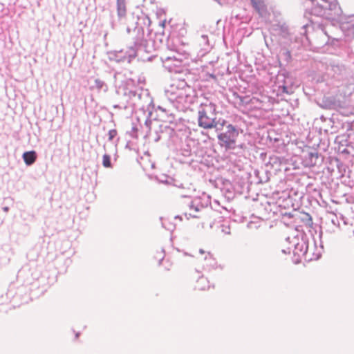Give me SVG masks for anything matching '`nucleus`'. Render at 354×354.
Returning a JSON list of instances; mask_svg holds the SVG:
<instances>
[{"label":"nucleus","instance_id":"7c9ffc66","mask_svg":"<svg viewBox=\"0 0 354 354\" xmlns=\"http://www.w3.org/2000/svg\"><path fill=\"white\" fill-rule=\"evenodd\" d=\"M161 139L160 135L156 131V137L154 138V142H158Z\"/></svg>","mask_w":354,"mask_h":354},{"label":"nucleus","instance_id":"412c9836","mask_svg":"<svg viewBox=\"0 0 354 354\" xmlns=\"http://www.w3.org/2000/svg\"><path fill=\"white\" fill-rule=\"evenodd\" d=\"M235 189L239 192L240 194L244 193L245 190L248 189V185L247 182L242 181L241 183L237 182L234 185Z\"/></svg>","mask_w":354,"mask_h":354},{"label":"nucleus","instance_id":"58836bf2","mask_svg":"<svg viewBox=\"0 0 354 354\" xmlns=\"http://www.w3.org/2000/svg\"><path fill=\"white\" fill-rule=\"evenodd\" d=\"M3 210L5 212H8L9 211V207H3Z\"/></svg>","mask_w":354,"mask_h":354},{"label":"nucleus","instance_id":"6e6d98bb","mask_svg":"<svg viewBox=\"0 0 354 354\" xmlns=\"http://www.w3.org/2000/svg\"><path fill=\"white\" fill-rule=\"evenodd\" d=\"M266 44L267 46H268V42H267L266 40Z\"/></svg>","mask_w":354,"mask_h":354},{"label":"nucleus","instance_id":"09e8293b","mask_svg":"<svg viewBox=\"0 0 354 354\" xmlns=\"http://www.w3.org/2000/svg\"><path fill=\"white\" fill-rule=\"evenodd\" d=\"M165 21L160 22V25L164 26H165Z\"/></svg>","mask_w":354,"mask_h":354},{"label":"nucleus","instance_id":"5fc2aeb1","mask_svg":"<svg viewBox=\"0 0 354 354\" xmlns=\"http://www.w3.org/2000/svg\"><path fill=\"white\" fill-rule=\"evenodd\" d=\"M310 1H311V3H312L313 2H315V0H310Z\"/></svg>","mask_w":354,"mask_h":354},{"label":"nucleus","instance_id":"c85d7f7f","mask_svg":"<svg viewBox=\"0 0 354 354\" xmlns=\"http://www.w3.org/2000/svg\"><path fill=\"white\" fill-rule=\"evenodd\" d=\"M339 221L341 220L344 225H347V218L342 214H339Z\"/></svg>","mask_w":354,"mask_h":354},{"label":"nucleus","instance_id":"a19ab883","mask_svg":"<svg viewBox=\"0 0 354 354\" xmlns=\"http://www.w3.org/2000/svg\"><path fill=\"white\" fill-rule=\"evenodd\" d=\"M131 29L129 27H127V32L128 33H130V32H131Z\"/></svg>","mask_w":354,"mask_h":354},{"label":"nucleus","instance_id":"37998d69","mask_svg":"<svg viewBox=\"0 0 354 354\" xmlns=\"http://www.w3.org/2000/svg\"><path fill=\"white\" fill-rule=\"evenodd\" d=\"M199 252L201 254H203L205 252L203 249H200Z\"/></svg>","mask_w":354,"mask_h":354},{"label":"nucleus","instance_id":"6e6552de","mask_svg":"<svg viewBox=\"0 0 354 354\" xmlns=\"http://www.w3.org/2000/svg\"><path fill=\"white\" fill-rule=\"evenodd\" d=\"M116 93L118 95L124 97L127 102L129 100H140L142 95L140 88L136 85V82L132 79H127L123 82L116 89Z\"/></svg>","mask_w":354,"mask_h":354},{"label":"nucleus","instance_id":"4be33fe9","mask_svg":"<svg viewBox=\"0 0 354 354\" xmlns=\"http://www.w3.org/2000/svg\"><path fill=\"white\" fill-rule=\"evenodd\" d=\"M250 1L254 8L259 12L264 7V3L262 0H250Z\"/></svg>","mask_w":354,"mask_h":354},{"label":"nucleus","instance_id":"f257e3e1","mask_svg":"<svg viewBox=\"0 0 354 354\" xmlns=\"http://www.w3.org/2000/svg\"><path fill=\"white\" fill-rule=\"evenodd\" d=\"M133 41L127 49L113 50L109 53V59L116 62H125L130 64L133 59L142 62H152L158 58L153 54L156 50L155 41L152 39L145 38L144 28L139 21L136 23V26L132 30Z\"/></svg>","mask_w":354,"mask_h":354},{"label":"nucleus","instance_id":"f3484780","mask_svg":"<svg viewBox=\"0 0 354 354\" xmlns=\"http://www.w3.org/2000/svg\"><path fill=\"white\" fill-rule=\"evenodd\" d=\"M22 159L27 166H31L36 162L37 153L34 150L25 151L22 154Z\"/></svg>","mask_w":354,"mask_h":354},{"label":"nucleus","instance_id":"ea45409f","mask_svg":"<svg viewBox=\"0 0 354 354\" xmlns=\"http://www.w3.org/2000/svg\"><path fill=\"white\" fill-rule=\"evenodd\" d=\"M175 218H176H176H178V219H180V220H182V216H179V215H177V216H175Z\"/></svg>","mask_w":354,"mask_h":354},{"label":"nucleus","instance_id":"3c124183","mask_svg":"<svg viewBox=\"0 0 354 354\" xmlns=\"http://www.w3.org/2000/svg\"><path fill=\"white\" fill-rule=\"evenodd\" d=\"M113 107L115 109V108H118L119 107V105H114Z\"/></svg>","mask_w":354,"mask_h":354},{"label":"nucleus","instance_id":"473e14b6","mask_svg":"<svg viewBox=\"0 0 354 354\" xmlns=\"http://www.w3.org/2000/svg\"><path fill=\"white\" fill-rule=\"evenodd\" d=\"M223 232H224L225 234H230V227H224L223 230H222Z\"/></svg>","mask_w":354,"mask_h":354},{"label":"nucleus","instance_id":"b1692460","mask_svg":"<svg viewBox=\"0 0 354 354\" xmlns=\"http://www.w3.org/2000/svg\"><path fill=\"white\" fill-rule=\"evenodd\" d=\"M102 165L106 168L112 167L110 155L106 153L103 156Z\"/></svg>","mask_w":354,"mask_h":354},{"label":"nucleus","instance_id":"603ef678","mask_svg":"<svg viewBox=\"0 0 354 354\" xmlns=\"http://www.w3.org/2000/svg\"><path fill=\"white\" fill-rule=\"evenodd\" d=\"M319 256H320V254H317V257H315V259H318Z\"/></svg>","mask_w":354,"mask_h":354},{"label":"nucleus","instance_id":"dca6fc26","mask_svg":"<svg viewBox=\"0 0 354 354\" xmlns=\"http://www.w3.org/2000/svg\"><path fill=\"white\" fill-rule=\"evenodd\" d=\"M308 251V241L302 239L301 242L297 243L295 245L294 254L295 255H307Z\"/></svg>","mask_w":354,"mask_h":354},{"label":"nucleus","instance_id":"a18cd8bd","mask_svg":"<svg viewBox=\"0 0 354 354\" xmlns=\"http://www.w3.org/2000/svg\"><path fill=\"white\" fill-rule=\"evenodd\" d=\"M214 1L217 2L219 4H221V0H214Z\"/></svg>","mask_w":354,"mask_h":354},{"label":"nucleus","instance_id":"a878e982","mask_svg":"<svg viewBox=\"0 0 354 354\" xmlns=\"http://www.w3.org/2000/svg\"><path fill=\"white\" fill-rule=\"evenodd\" d=\"M138 21H142L144 25H145V26H147L148 27L151 24V19H150V18L148 16H143L141 18L138 17Z\"/></svg>","mask_w":354,"mask_h":354},{"label":"nucleus","instance_id":"2eb2a0df","mask_svg":"<svg viewBox=\"0 0 354 354\" xmlns=\"http://www.w3.org/2000/svg\"><path fill=\"white\" fill-rule=\"evenodd\" d=\"M198 42L199 44L202 46L200 50L201 56H203L207 53L209 52L212 48V45L209 43V40L207 35H201Z\"/></svg>","mask_w":354,"mask_h":354},{"label":"nucleus","instance_id":"2f4dec72","mask_svg":"<svg viewBox=\"0 0 354 354\" xmlns=\"http://www.w3.org/2000/svg\"><path fill=\"white\" fill-rule=\"evenodd\" d=\"M184 214H185V216H186V218H187V219H189V217H192V218H199V216H197V215H194V214H187V213H185Z\"/></svg>","mask_w":354,"mask_h":354},{"label":"nucleus","instance_id":"9d476101","mask_svg":"<svg viewBox=\"0 0 354 354\" xmlns=\"http://www.w3.org/2000/svg\"><path fill=\"white\" fill-rule=\"evenodd\" d=\"M160 62L163 66L169 72L180 73L181 71L179 67L183 64L184 60L187 59L185 55L176 53L172 56L160 57Z\"/></svg>","mask_w":354,"mask_h":354},{"label":"nucleus","instance_id":"cd10ccee","mask_svg":"<svg viewBox=\"0 0 354 354\" xmlns=\"http://www.w3.org/2000/svg\"><path fill=\"white\" fill-rule=\"evenodd\" d=\"M109 135V140L112 141L113 138L117 136V131L116 129H111L109 131L108 133Z\"/></svg>","mask_w":354,"mask_h":354},{"label":"nucleus","instance_id":"de8ad7c7","mask_svg":"<svg viewBox=\"0 0 354 354\" xmlns=\"http://www.w3.org/2000/svg\"><path fill=\"white\" fill-rule=\"evenodd\" d=\"M164 257H165V255L163 254L162 257H161V259H160V263L162 261V259H164Z\"/></svg>","mask_w":354,"mask_h":354},{"label":"nucleus","instance_id":"393cba45","mask_svg":"<svg viewBox=\"0 0 354 354\" xmlns=\"http://www.w3.org/2000/svg\"><path fill=\"white\" fill-rule=\"evenodd\" d=\"M157 110L160 112L159 115L162 117V120H163L165 118H167V115H169V113H172L171 111H170V110L167 109L166 108H164L163 106H158Z\"/></svg>","mask_w":354,"mask_h":354},{"label":"nucleus","instance_id":"f704fd0d","mask_svg":"<svg viewBox=\"0 0 354 354\" xmlns=\"http://www.w3.org/2000/svg\"><path fill=\"white\" fill-rule=\"evenodd\" d=\"M282 252L284 254H290V249L288 248V250H282Z\"/></svg>","mask_w":354,"mask_h":354},{"label":"nucleus","instance_id":"864d4df0","mask_svg":"<svg viewBox=\"0 0 354 354\" xmlns=\"http://www.w3.org/2000/svg\"><path fill=\"white\" fill-rule=\"evenodd\" d=\"M259 183H263V180L260 179Z\"/></svg>","mask_w":354,"mask_h":354},{"label":"nucleus","instance_id":"0eeeda50","mask_svg":"<svg viewBox=\"0 0 354 354\" xmlns=\"http://www.w3.org/2000/svg\"><path fill=\"white\" fill-rule=\"evenodd\" d=\"M303 43L302 38H296L295 41H290L288 44L279 45L280 49L277 57L280 66H287L291 63L296 50L302 47Z\"/></svg>","mask_w":354,"mask_h":354},{"label":"nucleus","instance_id":"bb28decb","mask_svg":"<svg viewBox=\"0 0 354 354\" xmlns=\"http://www.w3.org/2000/svg\"><path fill=\"white\" fill-rule=\"evenodd\" d=\"M160 220L162 221V226L167 230L173 231L174 229V225L171 223H169V225H166L165 222L163 221V218L160 217Z\"/></svg>","mask_w":354,"mask_h":354},{"label":"nucleus","instance_id":"c03bdc74","mask_svg":"<svg viewBox=\"0 0 354 354\" xmlns=\"http://www.w3.org/2000/svg\"><path fill=\"white\" fill-rule=\"evenodd\" d=\"M79 335H80V333H77L75 334V338H76V339H77V338H78Z\"/></svg>","mask_w":354,"mask_h":354},{"label":"nucleus","instance_id":"4d7b16f0","mask_svg":"<svg viewBox=\"0 0 354 354\" xmlns=\"http://www.w3.org/2000/svg\"><path fill=\"white\" fill-rule=\"evenodd\" d=\"M351 26H352L353 28H354V24H351Z\"/></svg>","mask_w":354,"mask_h":354},{"label":"nucleus","instance_id":"5701e85b","mask_svg":"<svg viewBox=\"0 0 354 354\" xmlns=\"http://www.w3.org/2000/svg\"><path fill=\"white\" fill-rule=\"evenodd\" d=\"M178 118H176V115L172 112L169 113V115H167V118L164 119L165 122H169L170 124H177Z\"/></svg>","mask_w":354,"mask_h":354},{"label":"nucleus","instance_id":"8fccbe9b","mask_svg":"<svg viewBox=\"0 0 354 354\" xmlns=\"http://www.w3.org/2000/svg\"><path fill=\"white\" fill-rule=\"evenodd\" d=\"M322 234H323V232H322V231H321V232H319V236H320V237H322Z\"/></svg>","mask_w":354,"mask_h":354},{"label":"nucleus","instance_id":"6ab92c4d","mask_svg":"<svg viewBox=\"0 0 354 354\" xmlns=\"http://www.w3.org/2000/svg\"><path fill=\"white\" fill-rule=\"evenodd\" d=\"M190 209H194L195 212H198L205 207L199 198L192 200L188 204Z\"/></svg>","mask_w":354,"mask_h":354},{"label":"nucleus","instance_id":"79ce46f5","mask_svg":"<svg viewBox=\"0 0 354 354\" xmlns=\"http://www.w3.org/2000/svg\"><path fill=\"white\" fill-rule=\"evenodd\" d=\"M268 138H270V140H272V136H270V133H268Z\"/></svg>","mask_w":354,"mask_h":354},{"label":"nucleus","instance_id":"4c0bfd02","mask_svg":"<svg viewBox=\"0 0 354 354\" xmlns=\"http://www.w3.org/2000/svg\"><path fill=\"white\" fill-rule=\"evenodd\" d=\"M272 138H273L274 142H278L279 141V138H274V136H272Z\"/></svg>","mask_w":354,"mask_h":354},{"label":"nucleus","instance_id":"c756f323","mask_svg":"<svg viewBox=\"0 0 354 354\" xmlns=\"http://www.w3.org/2000/svg\"><path fill=\"white\" fill-rule=\"evenodd\" d=\"M306 217L307 218V223H306V224L309 225L313 224L312 218H311V216L308 214H306Z\"/></svg>","mask_w":354,"mask_h":354},{"label":"nucleus","instance_id":"f8f14e48","mask_svg":"<svg viewBox=\"0 0 354 354\" xmlns=\"http://www.w3.org/2000/svg\"><path fill=\"white\" fill-rule=\"evenodd\" d=\"M315 103L321 108L328 110H337L342 107V102L333 95H324L315 99Z\"/></svg>","mask_w":354,"mask_h":354},{"label":"nucleus","instance_id":"1a4fd4ad","mask_svg":"<svg viewBox=\"0 0 354 354\" xmlns=\"http://www.w3.org/2000/svg\"><path fill=\"white\" fill-rule=\"evenodd\" d=\"M276 80L279 84V91L283 93L291 94L294 92L295 88L297 86L292 74L285 69L279 71Z\"/></svg>","mask_w":354,"mask_h":354},{"label":"nucleus","instance_id":"423d86ee","mask_svg":"<svg viewBox=\"0 0 354 354\" xmlns=\"http://www.w3.org/2000/svg\"><path fill=\"white\" fill-rule=\"evenodd\" d=\"M308 25H304L301 27L303 32H301V36L298 37L291 33L288 25L286 23L277 22L272 25V30L274 33L279 37L278 43L279 45H283L288 44L290 41H295L296 38L304 39V35L306 33V28Z\"/></svg>","mask_w":354,"mask_h":354},{"label":"nucleus","instance_id":"9b49d317","mask_svg":"<svg viewBox=\"0 0 354 354\" xmlns=\"http://www.w3.org/2000/svg\"><path fill=\"white\" fill-rule=\"evenodd\" d=\"M302 164L305 167H313L322 162V157L315 149L309 147L302 151L300 156Z\"/></svg>","mask_w":354,"mask_h":354},{"label":"nucleus","instance_id":"20e7f679","mask_svg":"<svg viewBox=\"0 0 354 354\" xmlns=\"http://www.w3.org/2000/svg\"><path fill=\"white\" fill-rule=\"evenodd\" d=\"M216 104L212 102L202 103L200 105L198 111V124L200 127L205 129L216 128V131H219V126L225 124L224 120L221 123L216 120Z\"/></svg>","mask_w":354,"mask_h":354},{"label":"nucleus","instance_id":"39448f33","mask_svg":"<svg viewBox=\"0 0 354 354\" xmlns=\"http://www.w3.org/2000/svg\"><path fill=\"white\" fill-rule=\"evenodd\" d=\"M222 127L223 131L218 133L217 138L218 144L222 147H225L226 150L234 149L239 145L236 144V140L239 136L241 131L236 125L229 124L225 121V124L223 126H219Z\"/></svg>","mask_w":354,"mask_h":354},{"label":"nucleus","instance_id":"4468645a","mask_svg":"<svg viewBox=\"0 0 354 354\" xmlns=\"http://www.w3.org/2000/svg\"><path fill=\"white\" fill-rule=\"evenodd\" d=\"M325 225L328 226V229L326 230V232L330 233L335 232V229L340 227L339 216L337 214H330L327 221L325 222Z\"/></svg>","mask_w":354,"mask_h":354},{"label":"nucleus","instance_id":"49530a36","mask_svg":"<svg viewBox=\"0 0 354 354\" xmlns=\"http://www.w3.org/2000/svg\"><path fill=\"white\" fill-rule=\"evenodd\" d=\"M205 280H206V279H205V278H203V277L200 278V281H205Z\"/></svg>","mask_w":354,"mask_h":354},{"label":"nucleus","instance_id":"e433bc0d","mask_svg":"<svg viewBox=\"0 0 354 354\" xmlns=\"http://www.w3.org/2000/svg\"><path fill=\"white\" fill-rule=\"evenodd\" d=\"M272 138H273L274 142H278L279 141V138H274V136H272Z\"/></svg>","mask_w":354,"mask_h":354},{"label":"nucleus","instance_id":"f03ea898","mask_svg":"<svg viewBox=\"0 0 354 354\" xmlns=\"http://www.w3.org/2000/svg\"><path fill=\"white\" fill-rule=\"evenodd\" d=\"M310 13L312 15L322 17L330 22V25L322 23L317 25L320 30L328 38L330 37L328 28L344 25L342 10L337 0H315V2L312 3Z\"/></svg>","mask_w":354,"mask_h":354},{"label":"nucleus","instance_id":"a211bd4d","mask_svg":"<svg viewBox=\"0 0 354 354\" xmlns=\"http://www.w3.org/2000/svg\"><path fill=\"white\" fill-rule=\"evenodd\" d=\"M93 83V85L91 86V89H97L98 92L102 91L106 93L108 91L109 86L103 80H101L99 78H95Z\"/></svg>","mask_w":354,"mask_h":354},{"label":"nucleus","instance_id":"7ed1b4c3","mask_svg":"<svg viewBox=\"0 0 354 354\" xmlns=\"http://www.w3.org/2000/svg\"><path fill=\"white\" fill-rule=\"evenodd\" d=\"M194 90L187 84L185 81H180L178 85H171V89L166 91L168 99L173 103L182 105L183 108H188L195 101L193 94Z\"/></svg>","mask_w":354,"mask_h":354},{"label":"nucleus","instance_id":"ddd939ff","mask_svg":"<svg viewBox=\"0 0 354 354\" xmlns=\"http://www.w3.org/2000/svg\"><path fill=\"white\" fill-rule=\"evenodd\" d=\"M127 9L125 0H117V16L111 14L110 24L113 29L122 24L126 19Z\"/></svg>","mask_w":354,"mask_h":354},{"label":"nucleus","instance_id":"72a5a7b5","mask_svg":"<svg viewBox=\"0 0 354 354\" xmlns=\"http://www.w3.org/2000/svg\"><path fill=\"white\" fill-rule=\"evenodd\" d=\"M151 124V120H149V119H147L146 121H145V125L147 127H149L150 124Z\"/></svg>","mask_w":354,"mask_h":354},{"label":"nucleus","instance_id":"c9c22d12","mask_svg":"<svg viewBox=\"0 0 354 354\" xmlns=\"http://www.w3.org/2000/svg\"><path fill=\"white\" fill-rule=\"evenodd\" d=\"M208 256H209V257H205V259L206 261H207V260H213L209 253H208Z\"/></svg>","mask_w":354,"mask_h":354},{"label":"nucleus","instance_id":"aec40b11","mask_svg":"<svg viewBox=\"0 0 354 354\" xmlns=\"http://www.w3.org/2000/svg\"><path fill=\"white\" fill-rule=\"evenodd\" d=\"M269 163L274 167L277 166L276 170H281L282 159L280 157L273 156L270 157Z\"/></svg>","mask_w":354,"mask_h":354}]
</instances>
